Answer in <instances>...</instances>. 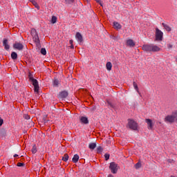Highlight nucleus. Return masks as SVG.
I'll return each instance as SVG.
<instances>
[{
  "label": "nucleus",
  "mask_w": 177,
  "mask_h": 177,
  "mask_svg": "<svg viewBox=\"0 0 177 177\" xmlns=\"http://www.w3.org/2000/svg\"><path fill=\"white\" fill-rule=\"evenodd\" d=\"M142 50H145V52H160L161 48L154 44H144Z\"/></svg>",
  "instance_id": "obj_1"
},
{
  "label": "nucleus",
  "mask_w": 177,
  "mask_h": 177,
  "mask_svg": "<svg viewBox=\"0 0 177 177\" xmlns=\"http://www.w3.org/2000/svg\"><path fill=\"white\" fill-rule=\"evenodd\" d=\"M30 33L36 46L37 48H41V41L39 40V37L38 36V32H37V30L35 28H32Z\"/></svg>",
  "instance_id": "obj_2"
},
{
  "label": "nucleus",
  "mask_w": 177,
  "mask_h": 177,
  "mask_svg": "<svg viewBox=\"0 0 177 177\" xmlns=\"http://www.w3.org/2000/svg\"><path fill=\"white\" fill-rule=\"evenodd\" d=\"M28 78L34 86L35 92L36 93H39V84L38 83V80H37L36 79H34V77H33L32 74H31V73L28 74Z\"/></svg>",
  "instance_id": "obj_3"
},
{
  "label": "nucleus",
  "mask_w": 177,
  "mask_h": 177,
  "mask_svg": "<svg viewBox=\"0 0 177 177\" xmlns=\"http://www.w3.org/2000/svg\"><path fill=\"white\" fill-rule=\"evenodd\" d=\"M127 121V128H129V129H131V131H138V123L135 120L128 119Z\"/></svg>",
  "instance_id": "obj_4"
},
{
  "label": "nucleus",
  "mask_w": 177,
  "mask_h": 177,
  "mask_svg": "<svg viewBox=\"0 0 177 177\" xmlns=\"http://www.w3.org/2000/svg\"><path fill=\"white\" fill-rule=\"evenodd\" d=\"M177 119V112L174 113V115H168L165 118V122H169V124H172L175 122V119Z\"/></svg>",
  "instance_id": "obj_5"
},
{
  "label": "nucleus",
  "mask_w": 177,
  "mask_h": 177,
  "mask_svg": "<svg viewBox=\"0 0 177 177\" xmlns=\"http://www.w3.org/2000/svg\"><path fill=\"white\" fill-rule=\"evenodd\" d=\"M109 169H111V174H117L118 172V165L114 162H111Z\"/></svg>",
  "instance_id": "obj_6"
},
{
  "label": "nucleus",
  "mask_w": 177,
  "mask_h": 177,
  "mask_svg": "<svg viewBox=\"0 0 177 177\" xmlns=\"http://www.w3.org/2000/svg\"><path fill=\"white\" fill-rule=\"evenodd\" d=\"M164 33L158 29V28H156V41H162V37Z\"/></svg>",
  "instance_id": "obj_7"
},
{
  "label": "nucleus",
  "mask_w": 177,
  "mask_h": 177,
  "mask_svg": "<svg viewBox=\"0 0 177 177\" xmlns=\"http://www.w3.org/2000/svg\"><path fill=\"white\" fill-rule=\"evenodd\" d=\"M13 48L17 50H23V49H24V46L21 43L16 41L13 44Z\"/></svg>",
  "instance_id": "obj_8"
},
{
  "label": "nucleus",
  "mask_w": 177,
  "mask_h": 177,
  "mask_svg": "<svg viewBox=\"0 0 177 177\" xmlns=\"http://www.w3.org/2000/svg\"><path fill=\"white\" fill-rule=\"evenodd\" d=\"M68 96V92L66 91H62L59 93L57 97L58 99H66Z\"/></svg>",
  "instance_id": "obj_9"
},
{
  "label": "nucleus",
  "mask_w": 177,
  "mask_h": 177,
  "mask_svg": "<svg viewBox=\"0 0 177 177\" xmlns=\"http://www.w3.org/2000/svg\"><path fill=\"white\" fill-rule=\"evenodd\" d=\"M3 46H4V49L6 50H9V49H10V46L9 45V41H8V39H3Z\"/></svg>",
  "instance_id": "obj_10"
},
{
  "label": "nucleus",
  "mask_w": 177,
  "mask_h": 177,
  "mask_svg": "<svg viewBox=\"0 0 177 177\" xmlns=\"http://www.w3.org/2000/svg\"><path fill=\"white\" fill-rule=\"evenodd\" d=\"M75 38L77 39L80 44H82L84 42V39L82 37V35L80 33V32H77L75 35Z\"/></svg>",
  "instance_id": "obj_11"
},
{
  "label": "nucleus",
  "mask_w": 177,
  "mask_h": 177,
  "mask_svg": "<svg viewBox=\"0 0 177 177\" xmlns=\"http://www.w3.org/2000/svg\"><path fill=\"white\" fill-rule=\"evenodd\" d=\"M80 122L85 125L89 124V120H88V118L85 116H81L80 118Z\"/></svg>",
  "instance_id": "obj_12"
},
{
  "label": "nucleus",
  "mask_w": 177,
  "mask_h": 177,
  "mask_svg": "<svg viewBox=\"0 0 177 177\" xmlns=\"http://www.w3.org/2000/svg\"><path fill=\"white\" fill-rule=\"evenodd\" d=\"M145 122H147L149 129H153V120L151 119H146Z\"/></svg>",
  "instance_id": "obj_13"
},
{
  "label": "nucleus",
  "mask_w": 177,
  "mask_h": 177,
  "mask_svg": "<svg viewBox=\"0 0 177 177\" xmlns=\"http://www.w3.org/2000/svg\"><path fill=\"white\" fill-rule=\"evenodd\" d=\"M113 28L115 30H121V28H122V26H121V24H120V23L117 22V21H114L113 22Z\"/></svg>",
  "instance_id": "obj_14"
},
{
  "label": "nucleus",
  "mask_w": 177,
  "mask_h": 177,
  "mask_svg": "<svg viewBox=\"0 0 177 177\" xmlns=\"http://www.w3.org/2000/svg\"><path fill=\"white\" fill-rule=\"evenodd\" d=\"M127 46H130V48H133L136 44L133 42V39H129L127 41Z\"/></svg>",
  "instance_id": "obj_15"
},
{
  "label": "nucleus",
  "mask_w": 177,
  "mask_h": 177,
  "mask_svg": "<svg viewBox=\"0 0 177 177\" xmlns=\"http://www.w3.org/2000/svg\"><path fill=\"white\" fill-rule=\"evenodd\" d=\"M108 106H109L111 107V109H113V110H115L117 109V105H115V104L110 102V101H107L106 102Z\"/></svg>",
  "instance_id": "obj_16"
},
{
  "label": "nucleus",
  "mask_w": 177,
  "mask_h": 177,
  "mask_svg": "<svg viewBox=\"0 0 177 177\" xmlns=\"http://www.w3.org/2000/svg\"><path fill=\"white\" fill-rule=\"evenodd\" d=\"M162 26L164 27V28L166 30V31H168L169 32V31H171L172 30L171 28V27L165 23H162Z\"/></svg>",
  "instance_id": "obj_17"
},
{
  "label": "nucleus",
  "mask_w": 177,
  "mask_h": 177,
  "mask_svg": "<svg viewBox=\"0 0 177 177\" xmlns=\"http://www.w3.org/2000/svg\"><path fill=\"white\" fill-rule=\"evenodd\" d=\"M106 67L108 71H111V68H113V64H111V62H108L106 64Z\"/></svg>",
  "instance_id": "obj_18"
},
{
  "label": "nucleus",
  "mask_w": 177,
  "mask_h": 177,
  "mask_svg": "<svg viewBox=\"0 0 177 177\" xmlns=\"http://www.w3.org/2000/svg\"><path fill=\"white\" fill-rule=\"evenodd\" d=\"M60 84V82L57 79H54L53 85L56 88H59V85Z\"/></svg>",
  "instance_id": "obj_19"
},
{
  "label": "nucleus",
  "mask_w": 177,
  "mask_h": 177,
  "mask_svg": "<svg viewBox=\"0 0 177 177\" xmlns=\"http://www.w3.org/2000/svg\"><path fill=\"white\" fill-rule=\"evenodd\" d=\"M78 160H80V156H78V154L74 155L72 159L73 162H74L75 164H77V162L78 161Z\"/></svg>",
  "instance_id": "obj_20"
},
{
  "label": "nucleus",
  "mask_w": 177,
  "mask_h": 177,
  "mask_svg": "<svg viewBox=\"0 0 177 177\" xmlns=\"http://www.w3.org/2000/svg\"><path fill=\"white\" fill-rule=\"evenodd\" d=\"M11 59L12 60H17V53L13 51L11 53Z\"/></svg>",
  "instance_id": "obj_21"
},
{
  "label": "nucleus",
  "mask_w": 177,
  "mask_h": 177,
  "mask_svg": "<svg viewBox=\"0 0 177 177\" xmlns=\"http://www.w3.org/2000/svg\"><path fill=\"white\" fill-rule=\"evenodd\" d=\"M88 149H90V150H95V149H96V143L95 142L90 143L88 145Z\"/></svg>",
  "instance_id": "obj_22"
},
{
  "label": "nucleus",
  "mask_w": 177,
  "mask_h": 177,
  "mask_svg": "<svg viewBox=\"0 0 177 177\" xmlns=\"http://www.w3.org/2000/svg\"><path fill=\"white\" fill-rule=\"evenodd\" d=\"M70 157L68 156V154H67V153H65L64 155V156L62 157V161H64L65 162H67V161H68V158H69Z\"/></svg>",
  "instance_id": "obj_23"
},
{
  "label": "nucleus",
  "mask_w": 177,
  "mask_h": 177,
  "mask_svg": "<svg viewBox=\"0 0 177 177\" xmlns=\"http://www.w3.org/2000/svg\"><path fill=\"white\" fill-rule=\"evenodd\" d=\"M96 151H97V154H100V153L103 152V148L101 146H99L97 148Z\"/></svg>",
  "instance_id": "obj_24"
},
{
  "label": "nucleus",
  "mask_w": 177,
  "mask_h": 177,
  "mask_svg": "<svg viewBox=\"0 0 177 177\" xmlns=\"http://www.w3.org/2000/svg\"><path fill=\"white\" fill-rule=\"evenodd\" d=\"M133 86H134V89L139 93V87H138V84L136 82H133Z\"/></svg>",
  "instance_id": "obj_25"
},
{
  "label": "nucleus",
  "mask_w": 177,
  "mask_h": 177,
  "mask_svg": "<svg viewBox=\"0 0 177 177\" xmlns=\"http://www.w3.org/2000/svg\"><path fill=\"white\" fill-rule=\"evenodd\" d=\"M57 21V17H56L55 16H53L51 19V23L53 24H55Z\"/></svg>",
  "instance_id": "obj_26"
},
{
  "label": "nucleus",
  "mask_w": 177,
  "mask_h": 177,
  "mask_svg": "<svg viewBox=\"0 0 177 177\" xmlns=\"http://www.w3.org/2000/svg\"><path fill=\"white\" fill-rule=\"evenodd\" d=\"M40 53L41 55H43L44 56L46 55V48H42L40 50Z\"/></svg>",
  "instance_id": "obj_27"
},
{
  "label": "nucleus",
  "mask_w": 177,
  "mask_h": 177,
  "mask_svg": "<svg viewBox=\"0 0 177 177\" xmlns=\"http://www.w3.org/2000/svg\"><path fill=\"white\" fill-rule=\"evenodd\" d=\"M141 167H142V163H140V162H138L135 165L136 169H139V168H141Z\"/></svg>",
  "instance_id": "obj_28"
},
{
  "label": "nucleus",
  "mask_w": 177,
  "mask_h": 177,
  "mask_svg": "<svg viewBox=\"0 0 177 177\" xmlns=\"http://www.w3.org/2000/svg\"><path fill=\"white\" fill-rule=\"evenodd\" d=\"M37 146L34 145L32 148V154H35V153H37Z\"/></svg>",
  "instance_id": "obj_29"
},
{
  "label": "nucleus",
  "mask_w": 177,
  "mask_h": 177,
  "mask_svg": "<svg viewBox=\"0 0 177 177\" xmlns=\"http://www.w3.org/2000/svg\"><path fill=\"white\" fill-rule=\"evenodd\" d=\"M104 158H105V161H109V160H110V154L105 153L104 154Z\"/></svg>",
  "instance_id": "obj_30"
},
{
  "label": "nucleus",
  "mask_w": 177,
  "mask_h": 177,
  "mask_svg": "<svg viewBox=\"0 0 177 177\" xmlns=\"http://www.w3.org/2000/svg\"><path fill=\"white\" fill-rule=\"evenodd\" d=\"M111 38H112V39H114V41H118L120 39V37H117L114 35H111Z\"/></svg>",
  "instance_id": "obj_31"
},
{
  "label": "nucleus",
  "mask_w": 177,
  "mask_h": 177,
  "mask_svg": "<svg viewBox=\"0 0 177 177\" xmlns=\"http://www.w3.org/2000/svg\"><path fill=\"white\" fill-rule=\"evenodd\" d=\"M26 165V164H24V162H18L17 164V167H24Z\"/></svg>",
  "instance_id": "obj_32"
},
{
  "label": "nucleus",
  "mask_w": 177,
  "mask_h": 177,
  "mask_svg": "<svg viewBox=\"0 0 177 177\" xmlns=\"http://www.w3.org/2000/svg\"><path fill=\"white\" fill-rule=\"evenodd\" d=\"M24 118H25V120H30V118H31L30 117L29 115H28V114H24Z\"/></svg>",
  "instance_id": "obj_33"
},
{
  "label": "nucleus",
  "mask_w": 177,
  "mask_h": 177,
  "mask_svg": "<svg viewBox=\"0 0 177 177\" xmlns=\"http://www.w3.org/2000/svg\"><path fill=\"white\" fill-rule=\"evenodd\" d=\"M43 121H44V124H48V122H49V120L46 119V116L44 117Z\"/></svg>",
  "instance_id": "obj_34"
},
{
  "label": "nucleus",
  "mask_w": 177,
  "mask_h": 177,
  "mask_svg": "<svg viewBox=\"0 0 177 177\" xmlns=\"http://www.w3.org/2000/svg\"><path fill=\"white\" fill-rule=\"evenodd\" d=\"M32 5H34L35 6V8H37V9H39V6H38V4L37 3V2L35 1H33V3H32Z\"/></svg>",
  "instance_id": "obj_35"
},
{
  "label": "nucleus",
  "mask_w": 177,
  "mask_h": 177,
  "mask_svg": "<svg viewBox=\"0 0 177 177\" xmlns=\"http://www.w3.org/2000/svg\"><path fill=\"white\" fill-rule=\"evenodd\" d=\"M66 3H73L74 0H65Z\"/></svg>",
  "instance_id": "obj_36"
},
{
  "label": "nucleus",
  "mask_w": 177,
  "mask_h": 177,
  "mask_svg": "<svg viewBox=\"0 0 177 177\" xmlns=\"http://www.w3.org/2000/svg\"><path fill=\"white\" fill-rule=\"evenodd\" d=\"M3 125V119L2 118H0V127H2Z\"/></svg>",
  "instance_id": "obj_37"
},
{
  "label": "nucleus",
  "mask_w": 177,
  "mask_h": 177,
  "mask_svg": "<svg viewBox=\"0 0 177 177\" xmlns=\"http://www.w3.org/2000/svg\"><path fill=\"white\" fill-rule=\"evenodd\" d=\"M97 3H99L100 5V6H103V4L102 3V1L100 0H95Z\"/></svg>",
  "instance_id": "obj_38"
},
{
  "label": "nucleus",
  "mask_w": 177,
  "mask_h": 177,
  "mask_svg": "<svg viewBox=\"0 0 177 177\" xmlns=\"http://www.w3.org/2000/svg\"><path fill=\"white\" fill-rule=\"evenodd\" d=\"M73 39H71V40L69 41V44H70L71 45H73Z\"/></svg>",
  "instance_id": "obj_39"
},
{
  "label": "nucleus",
  "mask_w": 177,
  "mask_h": 177,
  "mask_svg": "<svg viewBox=\"0 0 177 177\" xmlns=\"http://www.w3.org/2000/svg\"><path fill=\"white\" fill-rule=\"evenodd\" d=\"M70 48H71V49H74V44H71Z\"/></svg>",
  "instance_id": "obj_40"
},
{
  "label": "nucleus",
  "mask_w": 177,
  "mask_h": 177,
  "mask_svg": "<svg viewBox=\"0 0 177 177\" xmlns=\"http://www.w3.org/2000/svg\"><path fill=\"white\" fill-rule=\"evenodd\" d=\"M168 48H172V45L171 44H168Z\"/></svg>",
  "instance_id": "obj_41"
},
{
  "label": "nucleus",
  "mask_w": 177,
  "mask_h": 177,
  "mask_svg": "<svg viewBox=\"0 0 177 177\" xmlns=\"http://www.w3.org/2000/svg\"><path fill=\"white\" fill-rule=\"evenodd\" d=\"M14 157H15V158L19 157V155H18V154H15V155H14Z\"/></svg>",
  "instance_id": "obj_42"
},
{
  "label": "nucleus",
  "mask_w": 177,
  "mask_h": 177,
  "mask_svg": "<svg viewBox=\"0 0 177 177\" xmlns=\"http://www.w3.org/2000/svg\"><path fill=\"white\" fill-rule=\"evenodd\" d=\"M29 1L32 3L35 0H29Z\"/></svg>",
  "instance_id": "obj_43"
},
{
  "label": "nucleus",
  "mask_w": 177,
  "mask_h": 177,
  "mask_svg": "<svg viewBox=\"0 0 177 177\" xmlns=\"http://www.w3.org/2000/svg\"><path fill=\"white\" fill-rule=\"evenodd\" d=\"M87 1V2H89V0H86Z\"/></svg>",
  "instance_id": "obj_44"
}]
</instances>
